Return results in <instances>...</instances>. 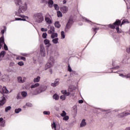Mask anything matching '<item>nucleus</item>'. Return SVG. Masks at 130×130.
<instances>
[{
	"mask_svg": "<svg viewBox=\"0 0 130 130\" xmlns=\"http://www.w3.org/2000/svg\"><path fill=\"white\" fill-rule=\"evenodd\" d=\"M79 103L80 104H82V103H83L84 101L82 100H80L78 101Z\"/></svg>",
	"mask_w": 130,
	"mask_h": 130,
	"instance_id": "nucleus-56",
	"label": "nucleus"
},
{
	"mask_svg": "<svg viewBox=\"0 0 130 130\" xmlns=\"http://www.w3.org/2000/svg\"><path fill=\"white\" fill-rule=\"evenodd\" d=\"M44 42L45 45H47V47H49V46L51 45V44H50V41L48 39H45Z\"/></svg>",
	"mask_w": 130,
	"mask_h": 130,
	"instance_id": "nucleus-14",
	"label": "nucleus"
},
{
	"mask_svg": "<svg viewBox=\"0 0 130 130\" xmlns=\"http://www.w3.org/2000/svg\"><path fill=\"white\" fill-rule=\"evenodd\" d=\"M41 52L45 51V48H44V46H41Z\"/></svg>",
	"mask_w": 130,
	"mask_h": 130,
	"instance_id": "nucleus-37",
	"label": "nucleus"
},
{
	"mask_svg": "<svg viewBox=\"0 0 130 130\" xmlns=\"http://www.w3.org/2000/svg\"><path fill=\"white\" fill-rule=\"evenodd\" d=\"M18 66H20V67H22V66H24V62L23 61H20L18 63Z\"/></svg>",
	"mask_w": 130,
	"mask_h": 130,
	"instance_id": "nucleus-43",
	"label": "nucleus"
},
{
	"mask_svg": "<svg viewBox=\"0 0 130 130\" xmlns=\"http://www.w3.org/2000/svg\"><path fill=\"white\" fill-rule=\"evenodd\" d=\"M17 81L18 83H24V82H25V81L23 80V79H22V77H18Z\"/></svg>",
	"mask_w": 130,
	"mask_h": 130,
	"instance_id": "nucleus-21",
	"label": "nucleus"
},
{
	"mask_svg": "<svg viewBox=\"0 0 130 130\" xmlns=\"http://www.w3.org/2000/svg\"><path fill=\"white\" fill-rule=\"evenodd\" d=\"M63 5H64L65 4H67V0H63Z\"/></svg>",
	"mask_w": 130,
	"mask_h": 130,
	"instance_id": "nucleus-58",
	"label": "nucleus"
},
{
	"mask_svg": "<svg viewBox=\"0 0 130 130\" xmlns=\"http://www.w3.org/2000/svg\"><path fill=\"white\" fill-rule=\"evenodd\" d=\"M51 34L52 35H51V38H52V39H53L55 38V37H57V36H58V35H57V33L53 32V34Z\"/></svg>",
	"mask_w": 130,
	"mask_h": 130,
	"instance_id": "nucleus-25",
	"label": "nucleus"
},
{
	"mask_svg": "<svg viewBox=\"0 0 130 130\" xmlns=\"http://www.w3.org/2000/svg\"><path fill=\"white\" fill-rule=\"evenodd\" d=\"M130 113L128 112H124V116H127V115H129Z\"/></svg>",
	"mask_w": 130,
	"mask_h": 130,
	"instance_id": "nucleus-50",
	"label": "nucleus"
},
{
	"mask_svg": "<svg viewBox=\"0 0 130 130\" xmlns=\"http://www.w3.org/2000/svg\"><path fill=\"white\" fill-rule=\"evenodd\" d=\"M2 34L3 35V34H5V29H3L2 30Z\"/></svg>",
	"mask_w": 130,
	"mask_h": 130,
	"instance_id": "nucleus-59",
	"label": "nucleus"
},
{
	"mask_svg": "<svg viewBox=\"0 0 130 130\" xmlns=\"http://www.w3.org/2000/svg\"><path fill=\"white\" fill-rule=\"evenodd\" d=\"M33 18L37 23H42L44 21V17L42 13H36L34 15Z\"/></svg>",
	"mask_w": 130,
	"mask_h": 130,
	"instance_id": "nucleus-2",
	"label": "nucleus"
},
{
	"mask_svg": "<svg viewBox=\"0 0 130 130\" xmlns=\"http://www.w3.org/2000/svg\"><path fill=\"white\" fill-rule=\"evenodd\" d=\"M21 21H26L25 18H21Z\"/></svg>",
	"mask_w": 130,
	"mask_h": 130,
	"instance_id": "nucleus-62",
	"label": "nucleus"
},
{
	"mask_svg": "<svg viewBox=\"0 0 130 130\" xmlns=\"http://www.w3.org/2000/svg\"><path fill=\"white\" fill-rule=\"evenodd\" d=\"M16 21H22V18H15Z\"/></svg>",
	"mask_w": 130,
	"mask_h": 130,
	"instance_id": "nucleus-53",
	"label": "nucleus"
},
{
	"mask_svg": "<svg viewBox=\"0 0 130 130\" xmlns=\"http://www.w3.org/2000/svg\"><path fill=\"white\" fill-rule=\"evenodd\" d=\"M46 90H47V86L40 85L33 93H32V95H38V94H41V93L46 91Z\"/></svg>",
	"mask_w": 130,
	"mask_h": 130,
	"instance_id": "nucleus-3",
	"label": "nucleus"
},
{
	"mask_svg": "<svg viewBox=\"0 0 130 130\" xmlns=\"http://www.w3.org/2000/svg\"><path fill=\"white\" fill-rule=\"evenodd\" d=\"M4 48L5 49V50H8L9 48H8V46H7V45L6 44V43L4 42Z\"/></svg>",
	"mask_w": 130,
	"mask_h": 130,
	"instance_id": "nucleus-38",
	"label": "nucleus"
},
{
	"mask_svg": "<svg viewBox=\"0 0 130 130\" xmlns=\"http://www.w3.org/2000/svg\"><path fill=\"white\" fill-rule=\"evenodd\" d=\"M116 30L117 31V33H121V31H120V30H119V27H117L116 28Z\"/></svg>",
	"mask_w": 130,
	"mask_h": 130,
	"instance_id": "nucleus-46",
	"label": "nucleus"
},
{
	"mask_svg": "<svg viewBox=\"0 0 130 130\" xmlns=\"http://www.w3.org/2000/svg\"><path fill=\"white\" fill-rule=\"evenodd\" d=\"M60 115L61 116H62V117H63L64 116H66V115H67V113L65 111H62V113L60 114Z\"/></svg>",
	"mask_w": 130,
	"mask_h": 130,
	"instance_id": "nucleus-34",
	"label": "nucleus"
},
{
	"mask_svg": "<svg viewBox=\"0 0 130 130\" xmlns=\"http://www.w3.org/2000/svg\"><path fill=\"white\" fill-rule=\"evenodd\" d=\"M42 37L44 39H46V37H47V34H46V32L43 33L42 35Z\"/></svg>",
	"mask_w": 130,
	"mask_h": 130,
	"instance_id": "nucleus-40",
	"label": "nucleus"
},
{
	"mask_svg": "<svg viewBox=\"0 0 130 130\" xmlns=\"http://www.w3.org/2000/svg\"><path fill=\"white\" fill-rule=\"evenodd\" d=\"M72 68H71V66H70V64H69V66H68V71L69 72H70V73L71 72H72Z\"/></svg>",
	"mask_w": 130,
	"mask_h": 130,
	"instance_id": "nucleus-49",
	"label": "nucleus"
},
{
	"mask_svg": "<svg viewBox=\"0 0 130 130\" xmlns=\"http://www.w3.org/2000/svg\"><path fill=\"white\" fill-rule=\"evenodd\" d=\"M87 125V123L86 122V120L85 119H83L81 123H80V127H83V126H86Z\"/></svg>",
	"mask_w": 130,
	"mask_h": 130,
	"instance_id": "nucleus-15",
	"label": "nucleus"
},
{
	"mask_svg": "<svg viewBox=\"0 0 130 130\" xmlns=\"http://www.w3.org/2000/svg\"><path fill=\"white\" fill-rule=\"evenodd\" d=\"M5 44V39L4 37H1L0 38V49H2V47H3V45Z\"/></svg>",
	"mask_w": 130,
	"mask_h": 130,
	"instance_id": "nucleus-12",
	"label": "nucleus"
},
{
	"mask_svg": "<svg viewBox=\"0 0 130 130\" xmlns=\"http://www.w3.org/2000/svg\"><path fill=\"white\" fill-rule=\"evenodd\" d=\"M6 103V98L2 96L0 100V106H3Z\"/></svg>",
	"mask_w": 130,
	"mask_h": 130,
	"instance_id": "nucleus-11",
	"label": "nucleus"
},
{
	"mask_svg": "<svg viewBox=\"0 0 130 130\" xmlns=\"http://www.w3.org/2000/svg\"><path fill=\"white\" fill-rule=\"evenodd\" d=\"M55 27H56V28H60V24H59V21H56L55 22Z\"/></svg>",
	"mask_w": 130,
	"mask_h": 130,
	"instance_id": "nucleus-22",
	"label": "nucleus"
},
{
	"mask_svg": "<svg viewBox=\"0 0 130 130\" xmlns=\"http://www.w3.org/2000/svg\"><path fill=\"white\" fill-rule=\"evenodd\" d=\"M121 23V21L119 20H117L113 24H109V27L111 28V29H115V26H119L120 25V23Z\"/></svg>",
	"mask_w": 130,
	"mask_h": 130,
	"instance_id": "nucleus-6",
	"label": "nucleus"
},
{
	"mask_svg": "<svg viewBox=\"0 0 130 130\" xmlns=\"http://www.w3.org/2000/svg\"><path fill=\"white\" fill-rule=\"evenodd\" d=\"M43 114H45V115H49V114H50V112L45 111L43 112Z\"/></svg>",
	"mask_w": 130,
	"mask_h": 130,
	"instance_id": "nucleus-36",
	"label": "nucleus"
},
{
	"mask_svg": "<svg viewBox=\"0 0 130 130\" xmlns=\"http://www.w3.org/2000/svg\"><path fill=\"white\" fill-rule=\"evenodd\" d=\"M40 76H38L37 78H34V83H38L40 81Z\"/></svg>",
	"mask_w": 130,
	"mask_h": 130,
	"instance_id": "nucleus-20",
	"label": "nucleus"
},
{
	"mask_svg": "<svg viewBox=\"0 0 130 130\" xmlns=\"http://www.w3.org/2000/svg\"><path fill=\"white\" fill-rule=\"evenodd\" d=\"M9 93V90L7 89L6 86L3 87L0 85V94H7Z\"/></svg>",
	"mask_w": 130,
	"mask_h": 130,
	"instance_id": "nucleus-7",
	"label": "nucleus"
},
{
	"mask_svg": "<svg viewBox=\"0 0 130 130\" xmlns=\"http://www.w3.org/2000/svg\"><path fill=\"white\" fill-rule=\"evenodd\" d=\"M14 2L15 5L19 6V9L18 12L16 13V15L17 16V17H20L21 18H28V16L20 14L23 13V12H25L27 10V5L26 4L22 5L21 0H14Z\"/></svg>",
	"mask_w": 130,
	"mask_h": 130,
	"instance_id": "nucleus-1",
	"label": "nucleus"
},
{
	"mask_svg": "<svg viewBox=\"0 0 130 130\" xmlns=\"http://www.w3.org/2000/svg\"><path fill=\"white\" fill-rule=\"evenodd\" d=\"M21 95L22 97H26L27 96V92L25 91H22L21 92Z\"/></svg>",
	"mask_w": 130,
	"mask_h": 130,
	"instance_id": "nucleus-31",
	"label": "nucleus"
},
{
	"mask_svg": "<svg viewBox=\"0 0 130 130\" xmlns=\"http://www.w3.org/2000/svg\"><path fill=\"white\" fill-rule=\"evenodd\" d=\"M6 54V51H2L0 53V61L3 60V58L5 57V55Z\"/></svg>",
	"mask_w": 130,
	"mask_h": 130,
	"instance_id": "nucleus-13",
	"label": "nucleus"
},
{
	"mask_svg": "<svg viewBox=\"0 0 130 130\" xmlns=\"http://www.w3.org/2000/svg\"><path fill=\"white\" fill-rule=\"evenodd\" d=\"M17 99H21L22 98V96H21V94L20 93H18L17 96H16Z\"/></svg>",
	"mask_w": 130,
	"mask_h": 130,
	"instance_id": "nucleus-45",
	"label": "nucleus"
},
{
	"mask_svg": "<svg viewBox=\"0 0 130 130\" xmlns=\"http://www.w3.org/2000/svg\"><path fill=\"white\" fill-rule=\"evenodd\" d=\"M54 32H55V28H54V27L53 26L51 27L50 28V30L48 31V32L49 34H52L54 33Z\"/></svg>",
	"mask_w": 130,
	"mask_h": 130,
	"instance_id": "nucleus-17",
	"label": "nucleus"
},
{
	"mask_svg": "<svg viewBox=\"0 0 130 130\" xmlns=\"http://www.w3.org/2000/svg\"><path fill=\"white\" fill-rule=\"evenodd\" d=\"M66 95H62L60 96V99H61L62 100H66Z\"/></svg>",
	"mask_w": 130,
	"mask_h": 130,
	"instance_id": "nucleus-42",
	"label": "nucleus"
},
{
	"mask_svg": "<svg viewBox=\"0 0 130 130\" xmlns=\"http://www.w3.org/2000/svg\"><path fill=\"white\" fill-rule=\"evenodd\" d=\"M22 111V109L21 108L16 109L15 110V113H19V112H21Z\"/></svg>",
	"mask_w": 130,
	"mask_h": 130,
	"instance_id": "nucleus-30",
	"label": "nucleus"
},
{
	"mask_svg": "<svg viewBox=\"0 0 130 130\" xmlns=\"http://www.w3.org/2000/svg\"><path fill=\"white\" fill-rule=\"evenodd\" d=\"M4 120V119L3 118H0V122H2Z\"/></svg>",
	"mask_w": 130,
	"mask_h": 130,
	"instance_id": "nucleus-60",
	"label": "nucleus"
},
{
	"mask_svg": "<svg viewBox=\"0 0 130 130\" xmlns=\"http://www.w3.org/2000/svg\"><path fill=\"white\" fill-rule=\"evenodd\" d=\"M26 106H28L29 107H32V104H30V103H26Z\"/></svg>",
	"mask_w": 130,
	"mask_h": 130,
	"instance_id": "nucleus-51",
	"label": "nucleus"
},
{
	"mask_svg": "<svg viewBox=\"0 0 130 130\" xmlns=\"http://www.w3.org/2000/svg\"><path fill=\"white\" fill-rule=\"evenodd\" d=\"M49 16H50L49 13H47L45 16V20L48 24H51V19L49 18Z\"/></svg>",
	"mask_w": 130,
	"mask_h": 130,
	"instance_id": "nucleus-8",
	"label": "nucleus"
},
{
	"mask_svg": "<svg viewBox=\"0 0 130 130\" xmlns=\"http://www.w3.org/2000/svg\"><path fill=\"white\" fill-rule=\"evenodd\" d=\"M119 76H120V77H125L122 74H119Z\"/></svg>",
	"mask_w": 130,
	"mask_h": 130,
	"instance_id": "nucleus-61",
	"label": "nucleus"
},
{
	"mask_svg": "<svg viewBox=\"0 0 130 130\" xmlns=\"http://www.w3.org/2000/svg\"><path fill=\"white\" fill-rule=\"evenodd\" d=\"M115 69H119V66H117V67H115Z\"/></svg>",
	"mask_w": 130,
	"mask_h": 130,
	"instance_id": "nucleus-64",
	"label": "nucleus"
},
{
	"mask_svg": "<svg viewBox=\"0 0 130 130\" xmlns=\"http://www.w3.org/2000/svg\"><path fill=\"white\" fill-rule=\"evenodd\" d=\"M41 30L42 32H46L47 31V28H41Z\"/></svg>",
	"mask_w": 130,
	"mask_h": 130,
	"instance_id": "nucleus-47",
	"label": "nucleus"
},
{
	"mask_svg": "<svg viewBox=\"0 0 130 130\" xmlns=\"http://www.w3.org/2000/svg\"><path fill=\"white\" fill-rule=\"evenodd\" d=\"M39 86H40V84L38 83H36L31 85L30 88L31 89H34V88H37V87H39Z\"/></svg>",
	"mask_w": 130,
	"mask_h": 130,
	"instance_id": "nucleus-19",
	"label": "nucleus"
},
{
	"mask_svg": "<svg viewBox=\"0 0 130 130\" xmlns=\"http://www.w3.org/2000/svg\"><path fill=\"white\" fill-rule=\"evenodd\" d=\"M61 36L63 39H64V38H66V36L64 35V31H62L61 32Z\"/></svg>",
	"mask_w": 130,
	"mask_h": 130,
	"instance_id": "nucleus-32",
	"label": "nucleus"
},
{
	"mask_svg": "<svg viewBox=\"0 0 130 130\" xmlns=\"http://www.w3.org/2000/svg\"><path fill=\"white\" fill-rule=\"evenodd\" d=\"M19 59H22V60H24V61H26V58L23 56H20Z\"/></svg>",
	"mask_w": 130,
	"mask_h": 130,
	"instance_id": "nucleus-44",
	"label": "nucleus"
},
{
	"mask_svg": "<svg viewBox=\"0 0 130 130\" xmlns=\"http://www.w3.org/2000/svg\"><path fill=\"white\" fill-rule=\"evenodd\" d=\"M59 85V79H56L54 81V83H51V85L52 87H56Z\"/></svg>",
	"mask_w": 130,
	"mask_h": 130,
	"instance_id": "nucleus-9",
	"label": "nucleus"
},
{
	"mask_svg": "<svg viewBox=\"0 0 130 130\" xmlns=\"http://www.w3.org/2000/svg\"><path fill=\"white\" fill-rule=\"evenodd\" d=\"M122 63L125 64V63H127V58H125L124 59H123V60L122 61Z\"/></svg>",
	"mask_w": 130,
	"mask_h": 130,
	"instance_id": "nucleus-33",
	"label": "nucleus"
},
{
	"mask_svg": "<svg viewBox=\"0 0 130 130\" xmlns=\"http://www.w3.org/2000/svg\"><path fill=\"white\" fill-rule=\"evenodd\" d=\"M124 77H125L127 78H130V74H127V75L125 76Z\"/></svg>",
	"mask_w": 130,
	"mask_h": 130,
	"instance_id": "nucleus-55",
	"label": "nucleus"
},
{
	"mask_svg": "<svg viewBox=\"0 0 130 130\" xmlns=\"http://www.w3.org/2000/svg\"><path fill=\"white\" fill-rule=\"evenodd\" d=\"M57 17H62V13H61V12L58 11L57 12Z\"/></svg>",
	"mask_w": 130,
	"mask_h": 130,
	"instance_id": "nucleus-28",
	"label": "nucleus"
},
{
	"mask_svg": "<svg viewBox=\"0 0 130 130\" xmlns=\"http://www.w3.org/2000/svg\"><path fill=\"white\" fill-rule=\"evenodd\" d=\"M70 117L69 116H65L63 117V120H69Z\"/></svg>",
	"mask_w": 130,
	"mask_h": 130,
	"instance_id": "nucleus-41",
	"label": "nucleus"
},
{
	"mask_svg": "<svg viewBox=\"0 0 130 130\" xmlns=\"http://www.w3.org/2000/svg\"><path fill=\"white\" fill-rule=\"evenodd\" d=\"M12 109V107L11 106H8L5 108V112H8V111H9V110H11Z\"/></svg>",
	"mask_w": 130,
	"mask_h": 130,
	"instance_id": "nucleus-29",
	"label": "nucleus"
},
{
	"mask_svg": "<svg viewBox=\"0 0 130 130\" xmlns=\"http://www.w3.org/2000/svg\"><path fill=\"white\" fill-rule=\"evenodd\" d=\"M49 73H50L51 74H52V70L49 69Z\"/></svg>",
	"mask_w": 130,
	"mask_h": 130,
	"instance_id": "nucleus-57",
	"label": "nucleus"
},
{
	"mask_svg": "<svg viewBox=\"0 0 130 130\" xmlns=\"http://www.w3.org/2000/svg\"><path fill=\"white\" fill-rule=\"evenodd\" d=\"M53 99H55V100H58V99H59V96H58V95L57 94H54L53 95Z\"/></svg>",
	"mask_w": 130,
	"mask_h": 130,
	"instance_id": "nucleus-26",
	"label": "nucleus"
},
{
	"mask_svg": "<svg viewBox=\"0 0 130 130\" xmlns=\"http://www.w3.org/2000/svg\"><path fill=\"white\" fill-rule=\"evenodd\" d=\"M52 41L54 44H57V43H58V38H56L55 39H53Z\"/></svg>",
	"mask_w": 130,
	"mask_h": 130,
	"instance_id": "nucleus-24",
	"label": "nucleus"
},
{
	"mask_svg": "<svg viewBox=\"0 0 130 130\" xmlns=\"http://www.w3.org/2000/svg\"><path fill=\"white\" fill-rule=\"evenodd\" d=\"M47 4L48 7H49V8H52V7H53V1L49 0Z\"/></svg>",
	"mask_w": 130,
	"mask_h": 130,
	"instance_id": "nucleus-16",
	"label": "nucleus"
},
{
	"mask_svg": "<svg viewBox=\"0 0 130 130\" xmlns=\"http://www.w3.org/2000/svg\"><path fill=\"white\" fill-rule=\"evenodd\" d=\"M48 1L49 0H42V3H45V5H47V3H48Z\"/></svg>",
	"mask_w": 130,
	"mask_h": 130,
	"instance_id": "nucleus-48",
	"label": "nucleus"
},
{
	"mask_svg": "<svg viewBox=\"0 0 130 130\" xmlns=\"http://www.w3.org/2000/svg\"><path fill=\"white\" fill-rule=\"evenodd\" d=\"M119 117H124V112L118 114Z\"/></svg>",
	"mask_w": 130,
	"mask_h": 130,
	"instance_id": "nucleus-39",
	"label": "nucleus"
},
{
	"mask_svg": "<svg viewBox=\"0 0 130 130\" xmlns=\"http://www.w3.org/2000/svg\"><path fill=\"white\" fill-rule=\"evenodd\" d=\"M73 23H74V21L73 20V19L70 18L65 27L66 32H69V30L71 29Z\"/></svg>",
	"mask_w": 130,
	"mask_h": 130,
	"instance_id": "nucleus-5",
	"label": "nucleus"
},
{
	"mask_svg": "<svg viewBox=\"0 0 130 130\" xmlns=\"http://www.w3.org/2000/svg\"><path fill=\"white\" fill-rule=\"evenodd\" d=\"M125 130H130V127H127L126 128Z\"/></svg>",
	"mask_w": 130,
	"mask_h": 130,
	"instance_id": "nucleus-63",
	"label": "nucleus"
},
{
	"mask_svg": "<svg viewBox=\"0 0 130 130\" xmlns=\"http://www.w3.org/2000/svg\"><path fill=\"white\" fill-rule=\"evenodd\" d=\"M93 29V31H94V32H95V33L94 34V35L95 34H96V33H97V31H96V30L98 29V28H92Z\"/></svg>",
	"mask_w": 130,
	"mask_h": 130,
	"instance_id": "nucleus-54",
	"label": "nucleus"
},
{
	"mask_svg": "<svg viewBox=\"0 0 130 130\" xmlns=\"http://www.w3.org/2000/svg\"><path fill=\"white\" fill-rule=\"evenodd\" d=\"M41 55L42 56H45V51L41 52Z\"/></svg>",
	"mask_w": 130,
	"mask_h": 130,
	"instance_id": "nucleus-52",
	"label": "nucleus"
},
{
	"mask_svg": "<svg viewBox=\"0 0 130 130\" xmlns=\"http://www.w3.org/2000/svg\"><path fill=\"white\" fill-rule=\"evenodd\" d=\"M61 11L62 13H68V11H69V8L67 6H62L60 8Z\"/></svg>",
	"mask_w": 130,
	"mask_h": 130,
	"instance_id": "nucleus-10",
	"label": "nucleus"
},
{
	"mask_svg": "<svg viewBox=\"0 0 130 130\" xmlns=\"http://www.w3.org/2000/svg\"><path fill=\"white\" fill-rule=\"evenodd\" d=\"M53 7L56 11L59 10V7L57 4H53Z\"/></svg>",
	"mask_w": 130,
	"mask_h": 130,
	"instance_id": "nucleus-27",
	"label": "nucleus"
},
{
	"mask_svg": "<svg viewBox=\"0 0 130 130\" xmlns=\"http://www.w3.org/2000/svg\"><path fill=\"white\" fill-rule=\"evenodd\" d=\"M62 94H63L67 97V96H70L71 95V93L70 92H68L67 90H61Z\"/></svg>",
	"mask_w": 130,
	"mask_h": 130,
	"instance_id": "nucleus-18",
	"label": "nucleus"
},
{
	"mask_svg": "<svg viewBox=\"0 0 130 130\" xmlns=\"http://www.w3.org/2000/svg\"><path fill=\"white\" fill-rule=\"evenodd\" d=\"M128 23H129V22L128 21V20L127 19H124L122 20L121 24V26H122V25H123V24H128Z\"/></svg>",
	"mask_w": 130,
	"mask_h": 130,
	"instance_id": "nucleus-23",
	"label": "nucleus"
},
{
	"mask_svg": "<svg viewBox=\"0 0 130 130\" xmlns=\"http://www.w3.org/2000/svg\"><path fill=\"white\" fill-rule=\"evenodd\" d=\"M54 128L55 130L56 129V124H55V122H53V124H52V128Z\"/></svg>",
	"mask_w": 130,
	"mask_h": 130,
	"instance_id": "nucleus-35",
	"label": "nucleus"
},
{
	"mask_svg": "<svg viewBox=\"0 0 130 130\" xmlns=\"http://www.w3.org/2000/svg\"><path fill=\"white\" fill-rule=\"evenodd\" d=\"M54 65V59L53 57H50L49 58L48 62L45 65V70H48V69H50V68H52Z\"/></svg>",
	"mask_w": 130,
	"mask_h": 130,
	"instance_id": "nucleus-4",
	"label": "nucleus"
}]
</instances>
